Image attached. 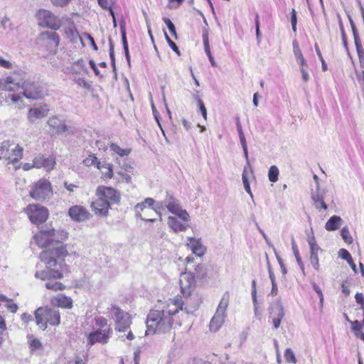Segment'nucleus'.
Returning a JSON list of instances; mask_svg holds the SVG:
<instances>
[{
    "mask_svg": "<svg viewBox=\"0 0 364 364\" xmlns=\"http://www.w3.org/2000/svg\"><path fill=\"white\" fill-rule=\"evenodd\" d=\"M225 315L215 312L210 322V329L212 331H217L221 327L225 321Z\"/></svg>",
    "mask_w": 364,
    "mask_h": 364,
    "instance_id": "nucleus-26",
    "label": "nucleus"
},
{
    "mask_svg": "<svg viewBox=\"0 0 364 364\" xmlns=\"http://www.w3.org/2000/svg\"><path fill=\"white\" fill-rule=\"evenodd\" d=\"M291 245H292V250L294 252V255L296 257V262H297L301 270L302 271L303 274H304V263H303L301 258L299 255L297 245L294 239L291 240Z\"/></svg>",
    "mask_w": 364,
    "mask_h": 364,
    "instance_id": "nucleus-35",
    "label": "nucleus"
},
{
    "mask_svg": "<svg viewBox=\"0 0 364 364\" xmlns=\"http://www.w3.org/2000/svg\"><path fill=\"white\" fill-rule=\"evenodd\" d=\"M71 0H50L53 6L58 7H64L67 6Z\"/></svg>",
    "mask_w": 364,
    "mask_h": 364,
    "instance_id": "nucleus-48",
    "label": "nucleus"
},
{
    "mask_svg": "<svg viewBox=\"0 0 364 364\" xmlns=\"http://www.w3.org/2000/svg\"><path fill=\"white\" fill-rule=\"evenodd\" d=\"M155 204L156 202L151 198H147L143 202L137 203L134 207L136 216L142 220L154 223L155 219H146L143 218L141 211H143L147 207H152Z\"/></svg>",
    "mask_w": 364,
    "mask_h": 364,
    "instance_id": "nucleus-22",
    "label": "nucleus"
},
{
    "mask_svg": "<svg viewBox=\"0 0 364 364\" xmlns=\"http://www.w3.org/2000/svg\"><path fill=\"white\" fill-rule=\"evenodd\" d=\"M23 156V149L14 143L9 141L2 142L0 146V160L5 159L9 164H15L18 162Z\"/></svg>",
    "mask_w": 364,
    "mask_h": 364,
    "instance_id": "nucleus-5",
    "label": "nucleus"
},
{
    "mask_svg": "<svg viewBox=\"0 0 364 364\" xmlns=\"http://www.w3.org/2000/svg\"><path fill=\"white\" fill-rule=\"evenodd\" d=\"M164 21L166 23V26L168 27L171 34L175 38V39H177L176 28L172 21L168 18H164Z\"/></svg>",
    "mask_w": 364,
    "mask_h": 364,
    "instance_id": "nucleus-41",
    "label": "nucleus"
},
{
    "mask_svg": "<svg viewBox=\"0 0 364 364\" xmlns=\"http://www.w3.org/2000/svg\"><path fill=\"white\" fill-rule=\"evenodd\" d=\"M228 306V296H223L216 310L217 313L225 315V311Z\"/></svg>",
    "mask_w": 364,
    "mask_h": 364,
    "instance_id": "nucleus-36",
    "label": "nucleus"
},
{
    "mask_svg": "<svg viewBox=\"0 0 364 364\" xmlns=\"http://www.w3.org/2000/svg\"><path fill=\"white\" fill-rule=\"evenodd\" d=\"M200 111L201 112V114L205 119H207V111L206 108L203 103H200V105H198Z\"/></svg>",
    "mask_w": 364,
    "mask_h": 364,
    "instance_id": "nucleus-63",
    "label": "nucleus"
},
{
    "mask_svg": "<svg viewBox=\"0 0 364 364\" xmlns=\"http://www.w3.org/2000/svg\"><path fill=\"white\" fill-rule=\"evenodd\" d=\"M321 250L320 247H314L310 248V262L314 267V269L316 271L319 270V261L318 253V251Z\"/></svg>",
    "mask_w": 364,
    "mask_h": 364,
    "instance_id": "nucleus-30",
    "label": "nucleus"
},
{
    "mask_svg": "<svg viewBox=\"0 0 364 364\" xmlns=\"http://www.w3.org/2000/svg\"><path fill=\"white\" fill-rule=\"evenodd\" d=\"M7 309L12 313H15L17 311L18 306L16 304L12 303L11 300L6 304Z\"/></svg>",
    "mask_w": 364,
    "mask_h": 364,
    "instance_id": "nucleus-57",
    "label": "nucleus"
},
{
    "mask_svg": "<svg viewBox=\"0 0 364 364\" xmlns=\"http://www.w3.org/2000/svg\"><path fill=\"white\" fill-rule=\"evenodd\" d=\"M97 168L101 171L102 178L110 179L113 177L112 164L105 161L102 163H97Z\"/></svg>",
    "mask_w": 364,
    "mask_h": 364,
    "instance_id": "nucleus-25",
    "label": "nucleus"
},
{
    "mask_svg": "<svg viewBox=\"0 0 364 364\" xmlns=\"http://www.w3.org/2000/svg\"><path fill=\"white\" fill-rule=\"evenodd\" d=\"M117 173L122 176V178L127 183L131 182V176L127 173L119 171Z\"/></svg>",
    "mask_w": 364,
    "mask_h": 364,
    "instance_id": "nucleus-64",
    "label": "nucleus"
},
{
    "mask_svg": "<svg viewBox=\"0 0 364 364\" xmlns=\"http://www.w3.org/2000/svg\"><path fill=\"white\" fill-rule=\"evenodd\" d=\"M195 274L197 279H203L207 277L208 269L205 264L199 263L194 266Z\"/></svg>",
    "mask_w": 364,
    "mask_h": 364,
    "instance_id": "nucleus-31",
    "label": "nucleus"
},
{
    "mask_svg": "<svg viewBox=\"0 0 364 364\" xmlns=\"http://www.w3.org/2000/svg\"><path fill=\"white\" fill-rule=\"evenodd\" d=\"M242 182H243L244 188H245L246 192L250 194L251 198H253V195H252V193L250 189V183H249L247 176H243Z\"/></svg>",
    "mask_w": 364,
    "mask_h": 364,
    "instance_id": "nucleus-49",
    "label": "nucleus"
},
{
    "mask_svg": "<svg viewBox=\"0 0 364 364\" xmlns=\"http://www.w3.org/2000/svg\"><path fill=\"white\" fill-rule=\"evenodd\" d=\"M195 258L193 256H188L186 258V268L184 272L180 276L181 291L185 298V301L181 299L175 298L173 299V304L176 306L174 310H157L152 309L149 311L146 318V335L149 333H161L168 331L173 322L172 316L176 315L179 310L184 311L186 314H193L198 309V305L190 306L188 304V297L191 295L196 287L195 275L188 272L190 266L194 262Z\"/></svg>",
    "mask_w": 364,
    "mask_h": 364,
    "instance_id": "nucleus-1",
    "label": "nucleus"
},
{
    "mask_svg": "<svg viewBox=\"0 0 364 364\" xmlns=\"http://www.w3.org/2000/svg\"><path fill=\"white\" fill-rule=\"evenodd\" d=\"M294 55L297 62L301 65V66L306 65V62L300 49H296V53H294Z\"/></svg>",
    "mask_w": 364,
    "mask_h": 364,
    "instance_id": "nucleus-44",
    "label": "nucleus"
},
{
    "mask_svg": "<svg viewBox=\"0 0 364 364\" xmlns=\"http://www.w3.org/2000/svg\"><path fill=\"white\" fill-rule=\"evenodd\" d=\"M279 173L278 168L274 165L272 166L268 171L269 180L273 183L277 182L278 181Z\"/></svg>",
    "mask_w": 364,
    "mask_h": 364,
    "instance_id": "nucleus-37",
    "label": "nucleus"
},
{
    "mask_svg": "<svg viewBox=\"0 0 364 364\" xmlns=\"http://www.w3.org/2000/svg\"><path fill=\"white\" fill-rule=\"evenodd\" d=\"M255 30H256V36L257 39L259 41L260 37V31H259V21L258 14L255 16Z\"/></svg>",
    "mask_w": 364,
    "mask_h": 364,
    "instance_id": "nucleus-54",
    "label": "nucleus"
},
{
    "mask_svg": "<svg viewBox=\"0 0 364 364\" xmlns=\"http://www.w3.org/2000/svg\"><path fill=\"white\" fill-rule=\"evenodd\" d=\"M110 149L122 157L128 156L132 151L131 149H122L115 143H111Z\"/></svg>",
    "mask_w": 364,
    "mask_h": 364,
    "instance_id": "nucleus-34",
    "label": "nucleus"
},
{
    "mask_svg": "<svg viewBox=\"0 0 364 364\" xmlns=\"http://www.w3.org/2000/svg\"><path fill=\"white\" fill-rule=\"evenodd\" d=\"M352 32H353V35L355 46L361 45V43L360 42V38H359L358 30L353 31Z\"/></svg>",
    "mask_w": 364,
    "mask_h": 364,
    "instance_id": "nucleus-62",
    "label": "nucleus"
},
{
    "mask_svg": "<svg viewBox=\"0 0 364 364\" xmlns=\"http://www.w3.org/2000/svg\"><path fill=\"white\" fill-rule=\"evenodd\" d=\"M168 225L174 232L185 231L188 225L181 223L176 218L169 216L168 218Z\"/></svg>",
    "mask_w": 364,
    "mask_h": 364,
    "instance_id": "nucleus-27",
    "label": "nucleus"
},
{
    "mask_svg": "<svg viewBox=\"0 0 364 364\" xmlns=\"http://www.w3.org/2000/svg\"><path fill=\"white\" fill-rule=\"evenodd\" d=\"M32 350L39 348L41 346V342L38 339H33L31 342Z\"/></svg>",
    "mask_w": 364,
    "mask_h": 364,
    "instance_id": "nucleus-59",
    "label": "nucleus"
},
{
    "mask_svg": "<svg viewBox=\"0 0 364 364\" xmlns=\"http://www.w3.org/2000/svg\"><path fill=\"white\" fill-rule=\"evenodd\" d=\"M83 164L85 166H95L97 168V163H101L95 155H89L83 160Z\"/></svg>",
    "mask_w": 364,
    "mask_h": 364,
    "instance_id": "nucleus-38",
    "label": "nucleus"
},
{
    "mask_svg": "<svg viewBox=\"0 0 364 364\" xmlns=\"http://www.w3.org/2000/svg\"><path fill=\"white\" fill-rule=\"evenodd\" d=\"M122 41L123 45V48L124 51V55L127 61V63L129 66H131V60H130V55L129 52V48H128V43L127 40V36H126V31L124 28H122Z\"/></svg>",
    "mask_w": 364,
    "mask_h": 364,
    "instance_id": "nucleus-33",
    "label": "nucleus"
},
{
    "mask_svg": "<svg viewBox=\"0 0 364 364\" xmlns=\"http://www.w3.org/2000/svg\"><path fill=\"white\" fill-rule=\"evenodd\" d=\"M47 123L50 132L54 134H60L68 129L65 124L56 117L49 118Z\"/></svg>",
    "mask_w": 364,
    "mask_h": 364,
    "instance_id": "nucleus-20",
    "label": "nucleus"
},
{
    "mask_svg": "<svg viewBox=\"0 0 364 364\" xmlns=\"http://www.w3.org/2000/svg\"><path fill=\"white\" fill-rule=\"evenodd\" d=\"M99 5L104 9H109L111 15L114 18V14L112 9L110 7L107 0H97Z\"/></svg>",
    "mask_w": 364,
    "mask_h": 364,
    "instance_id": "nucleus-45",
    "label": "nucleus"
},
{
    "mask_svg": "<svg viewBox=\"0 0 364 364\" xmlns=\"http://www.w3.org/2000/svg\"><path fill=\"white\" fill-rule=\"evenodd\" d=\"M91 208L95 215L107 217L110 208V204L109 201H106L102 197H98L97 199L92 202Z\"/></svg>",
    "mask_w": 364,
    "mask_h": 364,
    "instance_id": "nucleus-17",
    "label": "nucleus"
},
{
    "mask_svg": "<svg viewBox=\"0 0 364 364\" xmlns=\"http://www.w3.org/2000/svg\"><path fill=\"white\" fill-rule=\"evenodd\" d=\"M26 212L31 223L39 225L45 223L48 217V210L38 204H30Z\"/></svg>",
    "mask_w": 364,
    "mask_h": 364,
    "instance_id": "nucleus-7",
    "label": "nucleus"
},
{
    "mask_svg": "<svg viewBox=\"0 0 364 364\" xmlns=\"http://www.w3.org/2000/svg\"><path fill=\"white\" fill-rule=\"evenodd\" d=\"M269 317L272 318L274 328L277 329L281 323V321L284 316V311L281 301L277 300L273 302L269 309Z\"/></svg>",
    "mask_w": 364,
    "mask_h": 364,
    "instance_id": "nucleus-14",
    "label": "nucleus"
},
{
    "mask_svg": "<svg viewBox=\"0 0 364 364\" xmlns=\"http://www.w3.org/2000/svg\"><path fill=\"white\" fill-rule=\"evenodd\" d=\"M305 65L301 66L300 70L301 73V77L304 82H307L309 80V75L304 68Z\"/></svg>",
    "mask_w": 364,
    "mask_h": 364,
    "instance_id": "nucleus-56",
    "label": "nucleus"
},
{
    "mask_svg": "<svg viewBox=\"0 0 364 364\" xmlns=\"http://www.w3.org/2000/svg\"><path fill=\"white\" fill-rule=\"evenodd\" d=\"M36 324L40 328L45 330L47 324L58 326L60 322V316L58 310L50 308L40 307L35 311Z\"/></svg>",
    "mask_w": 364,
    "mask_h": 364,
    "instance_id": "nucleus-4",
    "label": "nucleus"
},
{
    "mask_svg": "<svg viewBox=\"0 0 364 364\" xmlns=\"http://www.w3.org/2000/svg\"><path fill=\"white\" fill-rule=\"evenodd\" d=\"M355 48L360 63H362L364 60V50L362 48V45L355 46Z\"/></svg>",
    "mask_w": 364,
    "mask_h": 364,
    "instance_id": "nucleus-51",
    "label": "nucleus"
},
{
    "mask_svg": "<svg viewBox=\"0 0 364 364\" xmlns=\"http://www.w3.org/2000/svg\"><path fill=\"white\" fill-rule=\"evenodd\" d=\"M40 24L52 30H58L61 26L60 19L53 12L46 9H40L37 13Z\"/></svg>",
    "mask_w": 364,
    "mask_h": 364,
    "instance_id": "nucleus-9",
    "label": "nucleus"
},
{
    "mask_svg": "<svg viewBox=\"0 0 364 364\" xmlns=\"http://www.w3.org/2000/svg\"><path fill=\"white\" fill-rule=\"evenodd\" d=\"M284 358L287 363L296 364V359L293 350L291 348L286 349L284 352Z\"/></svg>",
    "mask_w": 364,
    "mask_h": 364,
    "instance_id": "nucleus-40",
    "label": "nucleus"
},
{
    "mask_svg": "<svg viewBox=\"0 0 364 364\" xmlns=\"http://www.w3.org/2000/svg\"><path fill=\"white\" fill-rule=\"evenodd\" d=\"M66 33L70 38H71L72 41H75L77 38H80L79 33L75 29L70 28L66 31Z\"/></svg>",
    "mask_w": 364,
    "mask_h": 364,
    "instance_id": "nucleus-46",
    "label": "nucleus"
},
{
    "mask_svg": "<svg viewBox=\"0 0 364 364\" xmlns=\"http://www.w3.org/2000/svg\"><path fill=\"white\" fill-rule=\"evenodd\" d=\"M112 332V330L109 327L103 330H97L91 332L87 336V344L90 346H92L96 343L105 344L108 343L109 335Z\"/></svg>",
    "mask_w": 364,
    "mask_h": 364,
    "instance_id": "nucleus-15",
    "label": "nucleus"
},
{
    "mask_svg": "<svg viewBox=\"0 0 364 364\" xmlns=\"http://www.w3.org/2000/svg\"><path fill=\"white\" fill-rule=\"evenodd\" d=\"M68 215L75 222H84L92 217L85 207L78 205L71 206L68 210Z\"/></svg>",
    "mask_w": 364,
    "mask_h": 364,
    "instance_id": "nucleus-16",
    "label": "nucleus"
},
{
    "mask_svg": "<svg viewBox=\"0 0 364 364\" xmlns=\"http://www.w3.org/2000/svg\"><path fill=\"white\" fill-rule=\"evenodd\" d=\"M311 198L317 209H327L328 207L323 200V193L321 192L318 188H317L316 192L312 194Z\"/></svg>",
    "mask_w": 364,
    "mask_h": 364,
    "instance_id": "nucleus-29",
    "label": "nucleus"
},
{
    "mask_svg": "<svg viewBox=\"0 0 364 364\" xmlns=\"http://www.w3.org/2000/svg\"><path fill=\"white\" fill-rule=\"evenodd\" d=\"M342 219L340 216L333 215L329 218L325 225L328 231H334L341 226Z\"/></svg>",
    "mask_w": 364,
    "mask_h": 364,
    "instance_id": "nucleus-28",
    "label": "nucleus"
},
{
    "mask_svg": "<svg viewBox=\"0 0 364 364\" xmlns=\"http://www.w3.org/2000/svg\"><path fill=\"white\" fill-rule=\"evenodd\" d=\"M67 255L68 251L63 245L43 251L39 257L46 264L47 269L37 271L35 277L44 281L50 278H63L70 272L64 259Z\"/></svg>",
    "mask_w": 364,
    "mask_h": 364,
    "instance_id": "nucleus-2",
    "label": "nucleus"
},
{
    "mask_svg": "<svg viewBox=\"0 0 364 364\" xmlns=\"http://www.w3.org/2000/svg\"><path fill=\"white\" fill-rule=\"evenodd\" d=\"M337 16H338V24H339L341 37H344V35H346V32L344 30V26H343V23L342 21L341 17L340 14H338Z\"/></svg>",
    "mask_w": 364,
    "mask_h": 364,
    "instance_id": "nucleus-58",
    "label": "nucleus"
},
{
    "mask_svg": "<svg viewBox=\"0 0 364 364\" xmlns=\"http://www.w3.org/2000/svg\"><path fill=\"white\" fill-rule=\"evenodd\" d=\"M96 325L100 328H104L107 326V321L105 318L100 317L96 319Z\"/></svg>",
    "mask_w": 364,
    "mask_h": 364,
    "instance_id": "nucleus-52",
    "label": "nucleus"
},
{
    "mask_svg": "<svg viewBox=\"0 0 364 364\" xmlns=\"http://www.w3.org/2000/svg\"><path fill=\"white\" fill-rule=\"evenodd\" d=\"M36 244L41 247H49L55 242H58V237L55 235L53 228L41 230L34 235Z\"/></svg>",
    "mask_w": 364,
    "mask_h": 364,
    "instance_id": "nucleus-11",
    "label": "nucleus"
},
{
    "mask_svg": "<svg viewBox=\"0 0 364 364\" xmlns=\"http://www.w3.org/2000/svg\"><path fill=\"white\" fill-rule=\"evenodd\" d=\"M90 65V67L92 68V69L93 70L95 74L98 76L100 75V70H98V68H97V65L95 64V63L94 62V60H90V62H89Z\"/></svg>",
    "mask_w": 364,
    "mask_h": 364,
    "instance_id": "nucleus-61",
    "label": "nucleus"
},
{
    "mask_svg": "<svg viewBox=\"0 0 364 364\" xmlns=\"http://www.w3.org/2000/svg\"><path fill=\"white\" fill-rule=\"evenodd\" d=\"M30 196L33 199L41 202L50 199L53 196L51 183L46 179H40L31 188Z\"/></svg>",
    "mask_w": 364,
    "mask_h": 364,
    "instance_id": "nucleus-6",
    "label": "nucleus"
},
{
    "mask_svg": "<svg viewBox=\"0 0 364 364\" xmlns=\"http://www.w3.org/2000/svg\"><path fill=\"white\" fill-rule=\"evenodd\" d=\"M109 58L111 60L112 66L114 69V71L116 70V65H115V58H114V45L112 42V39L109 38Z\"/></svg>",
    "mask_w": 364,
    "mask_h": 364,
    "instance_id": "nucleus-42",
    "label": "nucleus"
},
{
    "mask_svg": "<svg viewBox=\"0 0 364 364\" xmlns=\"http://www.w3.org/2000/svg\"><path fill=\"white\" fill-rule=\"evenodd\" d=\"M112 310L114 311L115 330L122 332L125 331L132 323L131 316L117 306H112Z\"/></svg>",
    "mask_w": 364,
    "mask_h": 364,
    "instance_id": "nucleus-10",
    "label": "nucleus"
},
{
    "mask_svg": "<svg viewBox=\"0 0 364 364\" xmlns=\"http://www.w3.org/2000/svg\"><path fill=\"white\" fill-rule=\"evenodd\" d=\"M188 243L187 245L192 250L193 253L196 256L202 257L205 251V247L202 244L200 239H196L195 237H188Z\"/></svg>",
    "mask_w": 364,
    "mask_h": 364,
    "instance_id": "nucleus-21",
    "label": "nucleus"
},
{
    "mask_svg": "<svg viewBox=\"0 0 364 364\" xmlns=\"http://www.w3.org/2000/svg\"><path fill=\"white\" fill-rule=\"evenodd\" d=\"M341 235L343 238V240L346 242L347 244H351L353 242V237L350 235V233L349 232L348 227H343L341 230Z\"/></svg>",
    "mask_w": 364,
    "mask_h": 364,
    "instance_id": "nucleus-39",
    "label": "nucleus"
},
{
    "mask_svg": "<svg viewBox=\"0 0 364 364\" xmlns=\"http://www.w3.org/2000/svg\"><path fill=\"white\" fill-rule=\"evenodd\" d=\"M0 66L4 68L10 69L12 67V64L9 60L3 59L0 55Z\"/></svg>",
    "mask_w": 364,
    "mask_h": 364,
    "instance_id": "nucleus-53",
    "label": "nucleus"
},
{
    "mask_svg": "<svg viewBox=\"0 0 364 364\" xmlns=\"http://www.w3.org/2000/svg\"><path fill=\"white\" fill-rule=\"evenodd\" d=\"M53 278H50L45 284V287L50 290L58 291V290H64L65 289V286L61 282H56L53 279Z\"/></svg>",
    "mask_w": 364,
    "mask_h": 364,
    "instance_id": "nucleus-32",
    "label": "nucleus"
},
{
    "mask_svg": "<svg viewBox=\"0 0 364 364\" xmlns=\"http://www.w3.org/2000/svg\"><path fill=\"white\" fill-rule=\"evenodd\" d=\"M339 256L343 259L348 262L349 260L351 261L352 257L349 252L345 249H341L339 251Z\"/></svg>",
    "mask_w": 364,
    "mask_h": 364,
    "instance_id": "nucleus-47",
    "label": "nucleus"
},
{
    "mask_svg": "<svg viewBox=\"0 0 364 364\" xmlns=\"http://www.w3.org/2000/svg\"><path fill=\"white\" fill-rule=\"evenodd\" d=\"M23 79L18 73H14L5 79L0 80V90L9 92L22 91Z\"/></svg>",
    "mask_w": 364,
    "mask_h": 364,
    "instance_id": "nucleus-8",
    "label": "nucleus"
},
{
    "mask_svg": "<svg viewBox=\"0 0 364 364\" xmlns=\"http://www.w3.org/2000/svg\"><path fill=\"white\" fill-rule=\"evenodd\" d=\"M307 241H308L310 248H314V247H319V246L316 243L315 237L313 235L309 236L307 239Z\"/></svg>",
    "mask_w": 364,
    "mask_h": 364,
    "instance_id": "nucleus-55",
    "label": "nucleus"
},
{
    "mask_svg": "<svg viewBox=\"0 0 364 364\" xmlns=\"http://www.w3.org/2000/svg\"><path fill=\"white\" fill-rule=\"evenodd\" d=\"M236 125H237V129L238 132L239 136L245 135L242 129V125L240 124V121L239 117L236 118Z\"/></svg>",
    "mask_w": 364,
    "mask_h": 364,
    "instance_id": "nucleus-60",
    "label": "nucleus"
},
{
    "mask_svg": "<svg viewBox=\"0 0 364 364\" xmlns=\"http://www.w3.org/2000/svg\"><path fill=\"white\" fill-rule=\"evenodd\" d=\"M75 82L80 87L86 89H90V85L84 78H77L75 80Z\"/></svg>",
    "mask_w": 364,
    "mask_h": 364,
    "instance_id": "nucleus-50",
    "label": "nucleus"
},
{
    "mask_svg": "<svg viewBox=\"0 0 364 364\" xmlns=\"http://www.w3.org/2000/svg\"><path fill=\"white\" fill-rule=\"evenodd\" d=\"M164 34H165V38H166V41H167V43H168V46L171 48V49H172L174 52H176V53L178 56H180V55H181V52H180V50H179V49H178V46L176 45V43H173V42L171 40V38H169V36L167 35V33H166V32L164 33Z\"/></svg>",
    "mask_w": 364,
    "mask_h": 364,
    "instance_id": "nucleus-43",
    "label": "nucleus"
},
{
    "mask_svg": "<svg viewBox=\"0 0 364 364\" xmlns=\"http://www.w3.org/2000/svg\"><path fill=\"white\" fill-rule=\"evenodd\" d=\"M49 108L47 105H40L29 109L28 112V119L33 123L36 120L46 117L48 114Z\"/></svg>",
    "mask_w": 364,
    "mask_h": 364,
    "instance_id": "nucleus-18",
    "label": "nucleus"
},
{
    "mask_svg": "<svg viewBox=\"0 0 364 364\" xmlns=\"http://www.w3.org/2000/svg\"><path fill=\"white\" fill-rule=\"evenodd\" d=\"M55 164V158L53 156L45 157L44 156H40L36 157L33 161V166L37 168H44L47 171L52 170Z\"/></svg>",
    "mask_w": 364,
    "mask_h": 364,
    "instance_id": "nucleus-19",
    "label": "nucleus"
},
{
    "mask_svg": "<svg viewBox=\"0 0 364 364\" xmlns=\"http://www.w3.org/2000/svg\"><path fill=\"white\" fill-rule=\"evenodd\" d=\"M39 40L48 41L53 44L54 47H58L60 43V37L55 31H45L40 34Z\"/></svg>",
    "mask_w": 364,
    "mask_h": 364,
    "instance_id": "nucleus-24",
    "label": "nucleus"
},
{
    "mask_svg": "<svg viewBox=\"0 0 364 364\" xmlns=\"http://www.w3.org/2000/svg\"><path fill=\"white\" fill-rule=\"evenodd\" d=\"M96 195L97 197H102L106 201H109L110 205L118 204L120 202V193L111 187L99 186L97 188Z\"/></svg>",
    "mask_w": 364,
    "mask_h": 364,
    "instance_id": "nucleus-13",
    "label": "nucleus"
},
{
    "mask_svg": "<svg viewBox=\"0 0 364 364\" xmlns=\"http://www.w3.org/2000/svg\"><path fill=\"white\" fill-rule=\"evenodd\" d=\"M53 305L65 308L71 309L73 307V300L70 297L63 294H59L51 299Z\"/></svg>",
    "mask_w": 364,
    "mask_h": 364,
    "instance_id": "nucleus-23",
    "label": "nucleus"
},
{
    "mask_svg": "<svg viewBox=\"0 0 364 364\" xmlns=\"http://www.w3.org/2000/svg\"><path fill=\"white\" fill-rule=\"evenodd\" d=\"M166 208L173 215H177L183 221L188 222L190 220V216L186 210H183L178 203V200L173 197L169 192H166V198L164 200L156 202L155 206L153 208L155 212L159 215L161 220V210Z\"/></svg>",
    "mask_w": 364,
    "mask_h": 364,
    "instance_id": "nucleus-3",
    "label": "nucleus"
},
{
    "mask_svg": "<svg viewBox=\"0 0 364 364\" xmlns=\"http://www.w3.org/2000/svg\"><path fill=\"white\" fill-rule=\"evenodd\" d=\"M22 91L23 94L28 99H39L43 95L41 87L36 82L31 80H24Z\"/></svg>",
    "mask_w": 364,
    "mask_h": 364,
    "instance_id": "nucleus-12",
    "label": "nucleus"
}]
</instances>
